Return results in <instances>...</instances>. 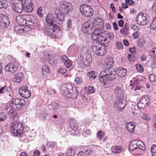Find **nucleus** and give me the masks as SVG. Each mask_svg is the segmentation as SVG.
Segmentation results:
<instances>
[{"label":"nucleus","instance_id":"obj_1","mask_svg":"<svg viewBox=\"0 0 156 156\" xmlns=\"http://www.w3.org/2000/svg\"><path fill=\"white\" fill-rule=\"evenodd\" d=\"M126 70L124 68L119 69L116 71L112 69L106 68L101 72L99 80L105 87L109 88L112 86L110 81L115 79L116 74L121 77H123L126 75Z\"/></svg>","mask_w":156,"mask_h":156},{"label":"nucleus","instance_id":"obj_2","mask_svg":"<svg viewBox=\"0 0 156 156\" xmlns=\"http://www.w3.org/2000/svg\"><path fill=\"white\" fill-rule=\"evenodd\" d=\"M46 21L47 23L50 25L45 29L46 33L51 37L58 38L59 37V34L61 33L57 29V26L55 24L53 16L50 14H48Z\"/></svg>","mask_w":156,"mask_h":156},{"label":"nucleus","instance_id":"obj_3","mask_svg":"<svg viewBox=\"0 0 156 156\" xmlns=\"http://www.w3.org/2000/svg\"><path fill=\"white\" fill-rule=\"evenodd\" d=\"M29 129V127L26 125H23L21 122L15 121L10 124V131L15 136L22 137L24 133L22 132L25 129Z\"/></svg>","mask_w":156,"mask_h":156},{"label":"nucleus","instance_id":"obj_4","mask_svg":"<svg viewBox=\"0 0 156 156\" xmlns=\"http://www.w3.org/2000/svg\"><path fill=\"white\" fill-rule=\"evenodd\" d=\"M61 92L62 94L68 98L76 99L78 95L77 89L73 87L71 84L62 85Z\"/></svg>","mask_w":156,"mask_h":156},{"label":"nucleus","instance_id":"obj_5","mask_svg":"<svg viewBox=\"0 0 156 156\" xmlns=\"http://www.w3.org/2000/svg\"><path fill=\"white\" fill-rule=\"evenodd\" d=\"M80 9L81 13L85 17H90L93 14V9L87 5L84 4L81 6Z\"/></svg>","mask_w":156,"mask_h":156},{"label":"nucleus","instance_id":"obj_6","mask_svg":"<svg viewBox=\"0 0 156 156\" xmlns=\"http://www.w3.org/2000/svg\"><path fill=\"white\" fill-rule=\"evenodd\" d=\"M147 14L143 12L140 13L136 18V21L139 24L142 26H145L148 22L147 17Z\"/></svg>","mask_w":156,"mask_h":156},{"label":"nucleus","instance_id":"obj_7","mask_svg":"<svg viewBox=\"0 0 156 156\" xmlns=\"http://www.w3.org/2000/svg\"><path fill=\"white\" fill-rule=\"evenodd\" d=\"M60 5V10L65 14L69 13L72 10L71 4L70 3L63 2Z\"/></svg>","mask_w":156,"mask_h":156},{"label":"nucleus","instance_id":"obj_8","mask_svg":"<svg viewBox=\"0 0 156 156\" xmlns=\"http://www.w3.org/2000/svg\"><path fill=\"white\" fill-rule=\"evenodd\" d=\"M19 94L25 98H28L31 95V92L28 90V87L27 86L23 87L19 90Z\"/></svg>","mask_w":156,"mask_h":156},{"label":"nucleus","instance_id":"obj_9","mask_svg":"<svg viewBox=\"0 0 156 156\" xmlns=\"http://www.w3.org/2000/svg\"><path fill=\"white\" fill-rule=\"evenodd\" d=\"M19 67V64L16 62L10 63L6 65L5 67V70L6 71L14 73L16 72Z\"/></svg>","mask_w":156,"mask_h":156},{"label":"nucleus","instance_id":"obj_10","mask_svg":"<svg viewBox=\"0 0 156 156\" xmlns=\"http://www.w3.org/2000/svg\"><path fill=\"white\" fill-rule=\"evenodd\" d=\"M9 105H12L13 108L19 109L24 105V101L23 100L16 98L10 101Z\"/></svg>","mask_w":156,"mask_h":156},{"label":"nucleus","instance_id":"obj_11","mask_svg":"<svg viewBox=\"0 0 156 156\" xmlns=\"http://www.w3.org/2000/svg\"><path fill=\"white\" fill-rule=\"evenodd\" d=\"M15 2L13 3V8L15 12L21 13L23 10V7L21 2L22 0H13Z\"/></svg>","mask_w":156,"mask_h":156},{"label":"nucleus","instance_id":"obj_12","mask_svg":"<svg viewBox=\"0 0 156 156\" xmlns=\"http://www.w3.org/2000/svg\"><path fill=\"white\" fill-rule=\"evenodd\" d=\"M123 102V100L122 98H117L114 102V108L120 111H122L125 106Z\"/></svg>","mask_w":156,"mask_h":156},{"label":"nucleus","instance_id":"obj_13","mask_svg":"<svg viewBox=\"0 0 156 156\" xmlns=\"http://www.w3.org/2000/svg\"><path fill=\"white\" fill-rule=\"evenodd\" d=\"M92 24L90 21H87L83 25L82 31L86 34H90L92 31Z\"/></svg>","mask_w":156,"mask_h":156},{"label":"nucleus","instance_id":"obj_14","mask_svg":"<svg viewBox=\"0 0 156 156\" xmlns=\"http://www.w3.org/2000/svg\"><path fill=\"white\" fill-rule=\"evenodd\" d=\"M105 33L102 32L101 29L96 28L92 34V39L94 41H98L101 36L104 35V34Z\"/></svg>","mask_w":156,"mask_h":156},{"label":"nucleus","instance_id":"obj_15","mask_svg":"<svg viewBox=\"0 0 156 156\" xmlns=\"http://www.w3.org/2000/svg\"><path fill=\"white\" fill-rule=\"evenodd\" d=\"M33 3L31 0H25L23 5V8L26 12H31L33 10Z\"/></svg>","mask_w":156,"mask_h":156},{"label":"nucleus","instance_id":"obj_16","mask_svg":"<svg viewBox=\"0 0 156 156\" xmlns=\"http://www.w3.org/2000/svg\"><path fill=\"white\" fill-rule=\"evenodd\" d=\"M30 16L26 15H20L17 16L16 20L19 24H22L23 25L26 24L27 22L26 19L29 18Z\"/></svg>","mask_w":156,"mask_h":156},{"label":"nucleus","instance_id":"obj_17","mask_svg":"<svg viewBox=\"0 0 156 156\" xmlns=\"http://www.w3.org/2000/svg\"><path fill=\"white\" fill-rule=\"evenodd\" d=\"M10 23L8 17L7 16H3L0 20V24L3 28H6Z\"/></svg>","mask_w":156,"mask_h":156},{"label":"nucleus","instance_id":"obj_18","mask_svg":"<svg viewBox=\"0 0 156 156\" xmlns=\"http://www.w3.org/2000/svg\"><path fill=\"white\" fill-rule=\"evenodd\" d=\"M83 64L86 66H89L91 64V57L89 54L81 57Z\"/></svg>","mask_w":156,"mask_h":156},{"label":"nucleus","instance_id":"obj_19","mask_svg":"<svg viewBox=\"0 0 156 156\" xmlns=\"http://www.w3.org/2000/svg\"><path fill=\"white\" fill-rule=\"evenodd\" d=\"M61 59L66 67H69L72 65V61L68 59L66 55L62 56Z\"/></svg>","mask_w":156,"mask_h":156},{"label":"nucleus","instance_id":"obj_20","mask_svg":"<svg viewBox=\"0 0 156 156\" xmlns=\"http://www.w3.org/2000/svg\"><path fill=\"white\" fill-rule=\"evenodd\" d=\"M69 124L70 128L73 131L76 133H78L77 131L78 125L76 121L74 120H71L69 122Z\"/></svg>","mask_w":156,"mask_h":156},{"label":"nucleus","instance_id":"obj_21","mask_svg":"<svg viewBox=\"0 0 156 156\" xmlns=\"http://www.w3.org/2000/svg\"><path fill=\"white\" fill-rule=\"evenodd\" d=\"M149 100L147 96H143L140 102L138 104V106H139L141 104H143L144 105V107L147 106L149 105Z\"/></svg>","mask_w":156,"mask_h":156},{"label":"nucleus","instance_id":"obj_22","mask_svg":"<svg viewBox=\"0 0 156 156\" xmlns=\"http://www.w3.org/2000/svg\"><path fill=\"white\" fill-rule=\"evenodd\" d=\"M101 45L99 43L97 42H94L92 44L91 46V49L95 54L96 53V52L98 51L99 49H100Z\"/></svg>","mask_w":156,"mask_h":156},{"label":"nucleus","instance_id":"obj_23","mask_svg":"<svg viewBox=\"0 0 156 156\" xmlns=\"http://www.w3.org/2000/svg\"><path fill=\"white\" fill-rule=\"evenodd\" d=\"M111 149L112 152L115 154L119 153L123 150L122 148L119 146H113Z\"/></svg>","mask_w":156,"mask_h":156},{"label":"nucleus","instance_id":"obj_24","mask_svg":"<svg viewBox=\"0 0 156 156\" xmlns=\"http://www.w3.org/2000/svg\"><path fill=\"white\" fill-rule=\"evenodd\" d=\"M135 127V125L132 122H129L126 125L127 130L131 133H133Z\"/></svg>","mask_w":156,"mask_h":156},{"label":"nucleus","instance_id":"obj_25","mask_svg":"<svg viewBox=\"0 0 156 156\" xmlns=\"http://www.w3.org/2000/svg\"><path fill=\"white\" fill-rule=\"evenodd\" d=\"M59 107L58 104L54 102H52L48 105V108L51 110L55 111Z\"/></svg>","mask_w":156,"mask_h":156},{"label":"nucleus","instance_id":"obj_26","mask_svg":"<svg viewBox=\"0 0 156 156\" xmlns=\"http://www.w3.org/2000/svg\"><path fill=\"white\" fill-rule=\"evenodd\" d=\"M106 65L109 67L108 68L112 69L111 68L113 64V60L112 58L111 57H108L105 60Z\"/></svg>","mask_w":156,"mask_h":156},{"label":"nucleus","instance_id":"obj_27","mask_svg":"<svg viewBox=\"0 0 156 156\" xmlns=\"http://www.w3.org/2000/svg\"><path fill=\"white\" fill-rule=\"evenodd\" d=\"M105 35L101 36L97 42L99 43L102 45H105L107 40L105 37Z\"/></svg>","mask_w":156,"mask_h":156},{"label":"nucleus","instance_id":"obj_28","mask_svg":"<svg viewBox=\"0 0 156 156\" xmlns=\"http://www.w3.org/2000/svg\"><path fill=\"white\" fill-rule=\"evenodd\" d=\"M58 11L56 9L55 11V14H56L57 18L60 21L63 22L64 20V16L63 13H62L60 12H57Z\"/></svg>","mask_w":156,"mask_h":156},{"label":"nucleus","instance_id":"obj_29","mask_svg":"<svg viewBox=\"0 0 156 156\" xmlns=\"http://www.w3.org/2000/svg\"><path fill=\"white\" fill-rule=\"evenodd\" d=\"M23 76V75L22 73H18L16 75L13 81L17 83H20L22 81Z\"/></svg>","mask_w":156,"mask_h":156},{"label":"nucleus","instance_id":"obj_30","mask_svg":"<svg viewBox=\"0 0 156 156\" xmlns=\"http://www.w3.org/2000/svg\"><path fill=\"white\" fill-rule=\"evenodd\" d=\"M89 53V50L87 47H83L80 52V57L86 55H88Z\"/></svg>","mask_w":156,"mask_h":156},{"label":"nucleus","instance_id":"obj_31","mask_svg":"<svg viewBox=\"0 0 156 156\" xmlns=\"http://www.w3.org/2000/svg\"><path fill=\"white\" fill-rule=\"evenodd\" d=\"M9 114L10 117L12 118L13 120L14 119L16 118L17 116V112L13 109H10L9 110Z\"/></svg>","mask_w":156,"mask_h":156},{"label":"nucleus","instance_id":"obj_32","mask_svg":"<svg viewBox=\"0 0 156 156\" xmlns=\"http://www.w3.org/2000/svg\"><path fill=\"white\" fill-rule=\"evenodd\" d=\"M87 75L90 78V80H92L96 78L97 74L95 71H92L88 73Z\"/></svg>","mask_w":156,"mask_h":156},{"label":"nucleus","instance_id":"obj_33","mask_svg":"<svg viewBox=\"0 0 156 156\" xmlns=\"http://www.w3.org/2000/svg\"><path fill=\"white\" fill-rule=\"evenodd\" d=\"M136 144L137 146V148H139L142 150H144L145 149V146L144 143L140 141L135 140Z\"/></svg>","mask_w":156,"mask_h":156},{"label":"nucleus","instance_id":"obj_34","mask_svg":"<svg viewBox=\"0 0 156 156\" xmlns=\"http://www.w3.org/2000/svg\"><path fill=\"white\" fill-rule=\"evenodd\" d=\"M106 53L105 49L104 48H102L101 47L99 49L98 51L96 52L95 54L100 56H104Z\"/></svg>","mask_w":156,"mask_h":156},{"label":"nucleus","instance_id":"obj_35","mask_svg":"<svg viewBox=\"0 0 156 156\" xmlns=\"http://www.w3.org/2000/svg\"><path fill=\"white\" fill-rule=\"evenodd\" d=\"M115 95L117 97H120L122 94V90L120 88L118 87H116L114 90Z\"/></svg>","mask_w":156,"mask_h":156},{"label":"nucleus","instance_id":"obj_36","mask_svg":"<svg viewBox=\"0 0 156 156\" xmlns=\"http://www.w3.org/2000/svg\"><path fill=\"white\" fill-rule=\"evenodd\" d=\"M136 144L135 141L131 142L130 144L129 148L130 150L133 151L137 148V146H136Z\"/></svg>","mask_w":156,"mask_h":156},{"label":"nucleus","instance_id":"obj_37","mask_svg":"<svg viewBox=\"0 0 156 156\" xmlns=\"http://www.w3.org/2000/svg\"><path fill=\"white\" fill-rule=\"evenodd\" d=\"M75 154V151L74 150L71 148L68 149L66 153V155L67 156H73Z\"/></svg>","mask_w":156,"mask_h":156},{"label":"nucleus","instance_id":"obj_38","mask_svg":"<svg viewBox=\"0 0 156 156\" xmlns=\"http://www.w3.org/2000/svg\"><path fill=\"white\" fill-rule=\"evenodd\" d=\"M75 82L76 83V84L80 85L83 83V80L81 77H77L75 79Z\"/></svg>","mask_w":156,"mask_h":156},{"label":"nucleus","instance_id":"obj_39","mask_svg":"<svg viewBox=\"0 0 156 156\" xmlns=\"http://www.w3.org/2000/svg\"><path fill=\"white\" fill-rule=\"evenodd\" d=\"M8 7L6 3L3 2L2 1H0V9H5Z\"/></svg>","mask_w":156,"mask_h":156},{"label":"nucleus","instance_id":"obj_40","mask_svg":"<svg viewBox=\"0 0 156 156\" xmlns=\"http://www.w3.org/2000/svg\"><path fill=\"white\" fill-rule=\"evenodd\" d=\"M17 28H16V31L17 33L19 34H23L25 33V30L24 29H17Z\"/></svg>","mask_w":156,"mask_h":156},{"label":"nucleus","instance_id":"obj_41","mask_svg":"<svg viewBox=\"0 0 156 156\" xmlns=\"http://www.w3.org/2000/svg\"><path fill=\"white\" fill-rule=\"evenodd\" d=\"M98 136L100 139H102L104 135V133L101 130H99L97 133Z\"/></svg>","mask_w":156,"mask_h":156},{"label":"nucleus","instance_id":"obj_42","mask_svg":"<svg viewBox=\"0 0 156 156\" xmlns=\"http://www.w3.org/2000/svg\"><path fill=\"white\" fill-rule=\"evenodd\" d=\"M104 32L105 33L104 34V35H107V37L109 38L110 39H112L114 38V35L112 33H108L106 31Z\"/></svg>","mask_w":156,"mask_h":156},{"label":"nucleus","instance_id":"obj_43","mask_svg":"<svg viewBox=\"0 0 156 156\" xmlns=\"http://www.w3.org/2000/svg\"><path fill=\"white\" fill-rule=\"evenodd\" d=\"M6 115L2 113H0V122L4 121L6 118Z\"/></svg>","mask_w":156,"mask_h":156},{"label":"nucleus","instance_id":"obj_44","mask_svg":"<svg viewBox=\"0 0 156 156\" xmlns=\"http://www.w3.org/2000/svg\"><path fill=\"white\" fill-rule=\"evenodd\" d=\"M127 57L130 62H133L136 59V58L132 54H128Z\"/></svg>","mask_w":156,"mask_h":156},{"label":"nucleus","instance_id":"obj_45","mask_svg":"<svg viewBox=\"0 0 156 156\" xmlns=\"http://www.w3.org/2000/svg\"><path fill=\"white\" fill-rule=\"evenodd\" d=\"M8 92V89L5 88V86L2 87L0 89V94H3Z\"/></svg>","mask_w":156,"mask_h":156},{"label":"nucleus","instance_id":"obj_46","mask_svg":"<svg viewBox=\"0 0 156 156\" xmlns=\"http://www.w3.org/2000/svg\"><path fill=\"white\" fill-rule=\"evenodd\" d=\"M150 27L151 30L156 31V23L153 20L151 24Z\"/></svg>","mask_w":156,"mask_h":156},{"label":"nucleus","instance_id":"obj_47","mask_svg":"<svg viewBox=\"0 0 156 156\" xmlns=\"http://www.w3.org/2000/svg\"><path fill=\"white\" fill-rule=\"evenodd\" d=\"M93 151L90 148H88L85 151V154L86 155L91 154L93 153Z\"/></svg>","mask_w":156,"mask_h":156},{"label":"nucleus","instance_id":"obj_48","mask_svg":"<svg viewBox=\"0 0 156 156\" xmlns=\"http://www.w3.org/2000/svg\"><path fill=\"white\" fill-rule=\"evenodd\" d=\"M149 79L150 81L153 82L155 81V75L153 74H151L150 75L149 77Z\"/></svg>","mask_w":156,"mask_h":156},{"label":"nucleus","instance_id":"obj_49","mask_svg":"<svg viewBox=\"0 0 156 156\" xmlns=\"http://www.w3.org/2000/svg\"><path fill=\"white\" fill-rule=\"evenodd\" d=\"M142 118L146 120H148L150 119V116L147 114H144L142 116Z\"/></svg>","mask_w":156,"mask_h":156},{"label":"nucleus","instance_id":"obj_50","mask_svg":"<svg viewBox=\"0 0 156 156\" xmlns=\"http://www.w3.org/2000/svg\"><path fill=\"white\" fill-rule=\"evenodd\" d=\"M94 88L92 87H89L88 89V92L90 94H92L94 92Z\"/></svg>","mask_w":156,"mask_h":156},{"label":"nucleus","instance_id":"obj_51","mask_svg":"<svg viewBox=\"0 0 156 156\" xmlns=\"http://www.w3.org/2000/svg\"><path fill=\"white\" fill-rule=\"evenodd\" d=\"M42 7H40L37 11V13L38 15L40 17H42L43 16V14L42 13Z\"/></svg>","mask_w":156,"mask_h":156},{"label":"nucleus","instance_id":"obj_52","mask_svg":"<svg viewBox=\"0 0 156 156\" xmlns=\"http://www.w3.org/2000/svg\"><path fill=\"white\" fill-rule=\"evenodd\" d=\"M42 74L44 78H46L49 76V72L42 71Z\"/></svg>","mask_w":156,"mask_h":156},{"label":"nucleus","instance_id":"obj_53","mask_svg":"<svg viewBox=\"0 0 156 156\" xmlns=\"http://www.w3.org/2000/svg\"><path fill=\"white\" fill-rule=\"evenodd\" d=\"M72 22L70 19H68L67 21V26L68 28H70L72 27Z\"/></svg>","mask_w":156,"mask_h":156},{"label":"nucleus","instance_id":"obj_54","mask_svg":"<svg viewBox=\"0 0 156 156\" xmlns=\"http://www.w3.org/2000/svg\"><path fill=\"white\" fill-rule=\"evenodd\" d=\"M125 2L129 5H133L134 3V2L132 0H126Z\"/></svg>","mask_w":156,"mask_h":156},{"label":"nucleus","instance_id":"obj_55","mask_svg":"<svg viewBox=\"0 0 156 156\" xmlns=\"http://www.w3.org/2000/svg\"><path fill=\"white\" fill-rule=\"evenodd\" d=\"M42 71L49 72V70L48 67L44 65L42 68Z\"/></svg>","mask_w":156,"mask_h":156},{"label":"nucleus","instance_id":"obj_56","mask_svg":"<svg viewBox=\"0 0 156 156\" xmlns=\"http://www.w3.org/2000/svg\"><path fill=\"white\" fill-rule=\"evenodd\" d=\"M133 35L134 38L137 39L139 38L140 33L138 31L136 32L133 33Z\"/></svg>","mask_w":156,"mask_h":156},{"label":"nucleus","instance_id":"obj_57","mask_svg":"<svg viewBox=\"0 0 156 156\" xmlns=\"http://www.w3.org/2000/svg\"><path fill=\"white\" fill-rule=\"evenodd\" d=\"M117 48L120 49L122 48V45L121 43L120 42H117L116 43Z\"/></svg>","mask_w":156,"mask_h":156},{"label":"nucleus","instance_id":"obj_58","mask_svg":"<svg viewBox=\"0 0 156 156\" xmlns=\"http://www.w3.org/2000/svg\"><path fill=\"white\" fill-rule=\"evenodd\" d=\"M58 72L62 74H65L66 72V70L63 68H61L59 69Z\"/></svg>","mask_w":156,"mask_h":156},{"label":"nucleus","instance_id":"obj_59","mask_svg":"<svg viewBox=\"0 0 156 156\" xmlns=\"http://www.w3.org/2000/svg\"><path fill=\"white\" fill-rule=\"evenodd\" d=\"M151 153L156 152V145L154 144L152 145L151 148Z\"/></svg>","mask_w":156,"mask_h":156},{"label":"nucleus","instance_id":"obj_60","mask_svg":"<svg viewBox=\"0 0 156 156\" xmlns=\"http://www.w3.org/2000/svg\"><path fill=\"white\" fill-rule=\"evenodd\" d=\"M136 68L138 71L140 72H142L143 71V68L141 65H139L138 66H137Z\"/></svg>","mask_w":156,"mask_h":156},{"label":"nucleus","instance_id":"obj_61","mask_svg":"<svg viewBox=\"0 0 156 156\" xmlns=\"http://www.w3.org/2000/svg\"><path fill=\"white\" fill-rule=\"evenodd\" d=\"M27 22L26 24L29 25L31 26H33L34 23L33 21L31 20H27Z\"/></svg>","mask_w":156,"mask_h":156},{"label":"nucleus","instance_id":"obj_62","mask_svg":"<svg viewBox=\"0 0 156 156\" xmlns=\"http://www.w3.org/2000/svg\"><path fill=\"white\" fill-rule=\"evenodd\" d=\"M6 95L7 96H9V97L12 96V93L11 92V90L10 89H8V92H6Z\"/></svg>","mask_w":156,"mask_h":156},{"label":"nucleus","instance_id":"obj_63","mask_svg":"<svg viewBox=\"0 0 156 156\" xmlns=\"http://www.w3.org/2000/svg\"><path fill=\"white\" fill-rule=\"evenodd\" d=\"M113 26L114 30H117L118 29L117 24L116 22H114L113 23Z\"/></svg>","mask_w":156,"mask_h":156},{"label":"nucleus","instance_id":"obj_64","mask_svg":"<svg viewBox=\"0 0 156 156\" xmlns=\"http://www.w3.org/2000/svg\"><path fill=\"white\" fill-rule=\"evenodd\" d=\"M151 52L155 58L156 59V48H153L151 50Z\"/></svg>","mask_w":156,"mask_h":156}]
</instances>
